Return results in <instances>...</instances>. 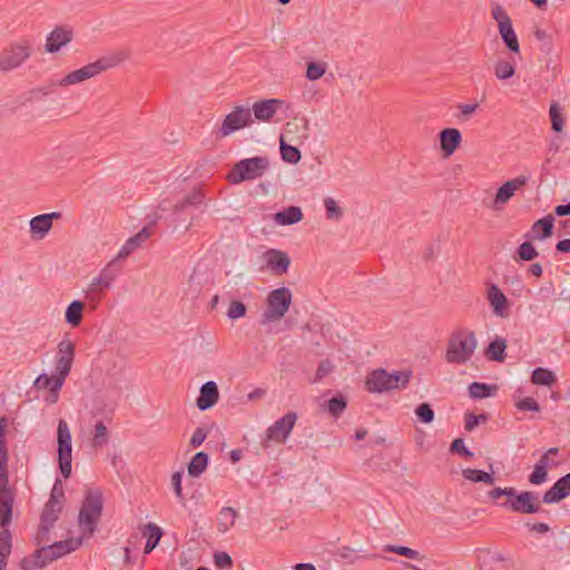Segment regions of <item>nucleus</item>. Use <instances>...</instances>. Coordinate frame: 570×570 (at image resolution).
<instances>
[{
	"label": "nucleus",
	"instance_id": "26",
	"mask_svg": "<svg viewBox=\"0 0 570 570\" xmlns=\"http://www.w3.org/2000/svg\"><path fill=\"white\" fill-rule=\"evenodd\" d=\"M151 236V232L148 227H144L139 233L129 237L126 243L121 246L116 259H124L134 253L144 242Z\"/></svg>",
	"mask_w": 570,
	"mask_h": 570
},
{
	"label": "nucleus",
	"instance_id": "15",
	"mask_svg": "<svg viewBox=\"0 0 570 570\" xmlns=\"http://www.w3.org/2000/svg\"><path fill=\"white\" fill-rule=\"evenodd\" d=\"M114 261L105 266L98 276L94 277L87 289V298L91 302H99L100 292L108 289L115 281L117 273L112 269Z\"/></svg>",
	"mask_w": 570,
	"mask_h": 570
},
{
	"label": "nucleus",
	"instance_id": "7",
	"mask_svg": "<svg viewBox=\"0 0 570 570\" xmlns=\"http://www.w3.org/2000/svg\"><path fill=\"white\" fill-rule=\"evenodd\" d=\"M32 53V43L29 39H22L10 43L0 52V70L3 72L19 68Z\"/></svg>",
	"mask_w": 570,
	"mask_h": 570
},
{
	"label": "nucleus",
	"instance_id": "34",
	"mask_svg": "<svg viewBox=\"0 0 570 570\" xmlns=\"http://www.w3.org/2000/svg\"><path fill=\"white\" fill-rule=\"evenodd\" d=\"M531 382L535 385L551 386L557 382V375L548 368L537 367L532 372Z\"/></svg>",
	"mask_w": 570,
	"mask_h": 570
},
{
	"label": "nucleus",
	"instance_id": "46",
	"mask_svg": "<svg viewBox=\"0 0 570 570\" xmlns=\"http://www.w3.org/2000/svg\"><path fill=\"white\" fill-rule=\"evenodd\" d=\"M75 360V344L69 338H63L58 344L57 358Z\"/></svg>",
	"mask_w": 570,
	"mask_h": 570
},
{
	"label": "nucleus",
	"instance_id": "23",
	"mask_svg": "<svg viewBox=\"0 0 570 570\" xmlns=\"http://www.w3.org/2000/svg\"><path fill=\"white\" fill-rule=\"evenodd\" d=\"M60 217L61 214L57 212L38 215L30 220V232L33 236L41 239L51 229L53 219H59Z\"/></svg>",
	"mask_w": 570,
	"mask_h": 570
},
{
	"label": "nucleus",
	"instance_id": "45",
	"mask_svg": "<svg viewBox=\"0 0 570 570\" xmlns=\"http://www.w3.org/2000/svg\"><path fill=\"white\" fill-rule=\"evenodd\" d=\"M55 382H56V376H49L47 374H40L33 385L36 389L38 390H42V389H49L50 393L51 394H55L56 392H59L60 389H56L55 390Z\"/></svg>",
	"mask_w": 570,
	"mask_h": 570
},
{
	"label": "nucleus",
	"instance_id": "36",
	"mask_svg": "<svg viewBox=\"0 0 570 570\" xmlns=\"http://www.w3.org/2000/svg\"><path fill=\"white\" fill-rule=\"evenodd\" d=\"M237 512L233 508H223L219 512L217 528L220 532H227L234 524Z\"/></svg>",
	"mask_w": 570,
	"mask_h": 570
},
{
	"label": "nucleus",
	"instance_id": "64",
	"mask_svg": "<svg viewBox=\"0 0 570 570\" xmlns=\"http://www.w3.org/2000/svg\"><path fill=\"white\" fill-rule=\"evenodd\" d=\"M451 451L459 452L464 456L471 458L473 453L465 446L462 439H455L451 444Z\"/></svg>",
	"mask_w": 570,
	"mask_h": 570
},
{
	"label": "nucleus",
	"instance_id": "30",
	"mask_svg": "<svg viewBox=\"0 0 570 570\" xmlns=\"http://www.w3.org/2000/svg\"><path fill=\"white\" fill-rule=\"evenodd\" d=\"M204 200V195L200 188H195L191 193L184 196V198L176 203L173 210L178 214L184 212L189 206L200 205Z\"/></svg>",
	"mask_w": 570,
	"mask_h": 570
},
{
	"label": "nucleus",
	"instance_id": "32",
	"mask_svg": "<svg viewBox=\"0 0 570 570\" xmlns=\"http://www.w3.org/2000/svg\"><path fill=\"white\" fill-rule=\"evenodd\" d=\"M85 304L81 301H72L66 309V322L72 327L78 326L82 321Z\"/></svg>",
	"mask_w": 570,
	"mask_h": 570
},
{
	"label": "nucleus",
	"instance_id": "44",
	"mask_svg": "<svg viewBox=\"0 0 570 570\" xmlns=\"http://www.w3.org/2000/svg\"><path fill=\"white\" fill-rule=\"evenodd\" d=\"M94 446H104L108 442V430L104 422L99 421L95 424Z\"/></svg>",
	"mask_w": 570,
	"mask_h": 570
},
{
	"label": "nucleus",
	"instance_id": "13",
	"mask_svg": "<svg viewBox=\"0 0 570 570\" xmlns=\"http://www.w3.org/2000/svg\"><path fill=\"white\" fill-rule=\"evenodd\" d=\"M528 183V177L520 175L502 184L490 204L493 210H501Z\"/></svg>",
	"mask_w": 570,
	"mask_h": 570
},
{
	"label": "nucleus",
	"instance_id": "54",
	"mask_svg": "<svg viewBox=\"0 0 570 570\" xmlns=\"http://www.w3.org/2000/svg\"><path fill=\"white\" fill-rule=\"evenodd\" d=\"M412 377V371H399L394 372V390L396 389H405Z\"/></svg>",
	"mask_w": 570,
	"mask_h": 570
},
{
	"label": "nucleus",
	"instance_id": "9",
	"mask_svg": "<svg viewBox=\"0 0 570 570\" xmlns=\"http://www.w3.org/2000/svg\"><path fill=\"white\" fill-rule=\"evenodd\" d=\"M297 420V414L295 412H287L284 416L278 419L272 424L267 431L264 440L262 441V446L264 449H268L271 442H275L278 444H283L288 439L292 430Z\"/></svg>",
	"mask_w": 570,
	"mask_h": 570
},
{
	"label": "nucleus",
	"instance_id": "33",
	"mask_svg": "<svg viewBox=\"0 0 570 570\" xmlns=\"http://www.w3.org/2000/svg\"><path fill=\"white\" fill-rule=\"evenodd\" d=\"M208 465V455L205 452H197L188 464V474L193 478L200 476Z\"/></svg>",
	"mask_w": 570,
	"mask_h": 570
},
{
	"label": "nucleus",
	"instance_id": "21",
	"mask_svg": "<svg viewBox=\"0 0 570 570\" xmlns=\"http://www.w3.org/2000/svg\"><path fill=\"white\" fill-rule=\"evenodd\" d=\"M267 266L276 275H283L288 271L291 259L287 253L278 249H268L264 253Z\"/></svg>",
	"mask_w": 570,
	"mask_h": 570
},
{
	"label": "nucleus",
	"instance_id": "16",
	"mask_svg": "<svg viewBox=\"0 0 570 570\" xmlns=\"http://www.w3.org/2000/svg\"><path fill=\"white\" fill-rule=\"evenodd\" d=\"M14 503V493L9 487V476L0 478V525L2 529L12 521V508Z\"/></svg>",
	"mask_w": 570,
	"mask_h": 570
},
{
	"label": "nucleus",
	"instance_id": "42",
	"mask_svg": "<svg viewBox=\"0 0 570 570\" xmlns=\"http://www.w3.org/2000/svg\"><path fill=\"white\" fill-rule=\"evenodd\" d=\"M549 115H550V119H551L552 129L557 132L562 131L563 125H564V118L561 114V109L558 106V104L553 102L550 106Z\"/></svg>",
	"mask_w": 570,
	"mask_h": 570
},
{
	"label": "nucleus",
	"instance_id": "1",
	"mask_svg": "<svg viewBox=\"0 0 570 570\" xmlns=\"http://www.w3.org/2000/svg\"><path fill=\"white\" fill-rule=\"evenodd\" d=\"M128 58L127 53L118 51L108 56H104L96 60L95 62H90L77 70H73L67 73L63 78L59 80V86L67 87L80 83L88 79H91L101 72L111 69L121 62H124Z\"/></svg>",
	"mask_w": 570,
	"mask_h": 570
},
{
	"label": "nucleus",
	"instance_id": "48",
	"mask_svg": "<svg viewBox=\"0 0 570 570\" xmlns=\"http://www.w3.org/2000/svg\"><path fill=\"white\" fill-rule=\"evenodd\" d=\"M415 414L425 424H430L434 419V412L428 403L420 404L415 410Z\"/></svg>",
	"mask_w": 570,
	"mask_h": 570
},
{
	"label": "nucleus",
	"instance_id": "28",
	"mask_svg": "<svg viewBox=\"0 0 570 570\" xmlns=\"http://www.w3.org/2000/svg\"><path fill=\"white\" fill-rule=\"evenodd\" d=\"M302 218L303 213L297 206H289L274 215V220L282 226L296 224L301 222Z\"/></svg>",
	"mask_w": 570,
	"mask_h": 570
},
{
	"label": "nucleus",
	"instance_id": "3",
	"mask_svg": "<svg viewBox=\"0 0 570 570\" xmlns=\"http://www.w3.org/2000/svg\"><path fill=\"white\" fill-rule=\"evenodd\" d=\"M102 512V493L98 489H89L82 501L78 522L85 534L92 535Z\"/></svg>",
	"mask_w": 570,
	"mask_h": 570
},
{
	"label": "nucleus",
	"instance_id": "61",
	"mask_svg": "<svg viewBox=\"0 0 570 570\" xmlns=\"http://www.w3.org/2000/svg\"><path fill=\"white\" fill-rule=\"evenodd\" d=\"M519 410L539 412L538 402L531 397H525L517 403Z\"/></svg>",
	"mask_w": 570,
	"mask_h": 570
},
{
	"label": "nucleus",
	"instance_id": "38",
	"mask_svg": "<svg viewBox=\"0 0 570 570\" xmlns=\"http://www.w3.org/2000/svg\"><path fill=\"white\" fill-rule=\"evenodd\" d=\"M462 475L464 476V479H466L471 482H474V483H478V482H482L485 484L494 483V478L491 473H488V472H484L481 470H476V469H464L462 471Z\"/></svg>",
	"mask_w": 570,
	"mask_h": 570
},
{
	"label": "nucleus",
	"instance_id": "5",
	"mask_svg": "<svg viewBox=\"0 0 570 570\" xmlns=\"http://www.w3.org/2000/svg\"><path fill=\"white\" fill-rule=\"evenodd\" d=\"M268 165V159L262 156L242 159L234 165L228 175V179L232 184L254 180L264 175Z\"/></svg>",
	"mask_w": 570,
	"mask_h": 570
},
{
	"label": "nucleus",
	"instance_id": "60",
	"mask_svg": "<svg viewBox=\"0 0 570 570\" xmlns=\"http://www.w3.org/2000/svg\"><path fill=\"white\" fill-rule=\"evenodd\" d=\"M215 564L218 568L225 569L233 566L232 557L227 552H217L214 556Z\"/></svg>",
	"mask_w": 570,
	"mask_h": 570
},
{
	"label": "nucleus",
	"instance_id": "47",
	"mask_svg": "<svg viewBox=\"0 0 570 570\" xmlns=\"http://www.w3.org/2000/svg\"><path fill=\"white\" fill-rule=\"evenodd\" d=\"M246 305L240 301H232L227 311L230 320H237L246 315Z\"/></svg>",
	"mask_w": 570,
	"mask_h": 570
},
{
	"label": "nucleus",
	"instance_id": "49",
	"mask_svg": "<svg viewBox=\"0 0 570 570\" xmlns=\"http://www.w3.org/2000/svg\"><path fill=\"white\" fill-rule=\"evenodd\" d=\"M548 480V470L535 463L533 472L529 476V482L534 485H540Z\"/></svg>",
	"mask_w": 570,
	"mask_h": 570
},
{
	"label": "nucleus",
	"instance_id": "63",
	"mask_svg": "<svg viewBox=\"0 0 570 570\" xmlns=\"http://www.w3.org/2000/svg\"><path fill=\"white\" fill-rule=\"evenodd\" d=\"M488 495L493 500H497L500 497L505 495L508 500H510L511 495H514V488H495L489 491Z\"/></svg>",
	"mask_w": 570,
	"mask_h": 570
},
{
	"label": "nucleus",
	"instance_id": "19",
	"mask_svg": "<svg viewBox=\"0 0 570 570\" xmlns=\"http://www.w3.org/2000/svg\"><path fill=\"white\" fill-rule=\"evenodd\" d=\"M72 40V30L66 27H56L46 39V51L58 52L63 46Z\"/></svg>",
	"mask_w": 570,
	"mask_h": 570
},
{
	"label": "nucleus",
	"instance_id": "4",
	"mask_svg": "<svg viewBox=\"0 0 570 570\" xmlns=\"http://www.w3.org/2000/svg\"><path fill=\"white\" fill-rule=\"evenodd\" d=\"M292 298V292L285 286L271 291L266 297V308L262 314V324L281 321L288 312Z\"/></svg>",
	"mask_w": 570,
	"mask_h": 570
},
{
	"label": "nucleus",
	"instance_id": "50",
	"mask_svg": "<svg viewBox=\"0 0 570 570\" xmlns=\"http://www.w3.org/2000/svg\"><path fill=\"white\" fill-rule=\"evenodd\" d=\"M518 254L523 261H532L539 253L530 242H524L519 246Z\"/></svg>",
	"mask_w": 570,
	"mask_h": 570
},
{
	"label": "nucleus",
	"instance_id": "52",
	"mask_svg": "<svg viewBox=\"0 0 570 570\" xmlns=\"http://www.w3.org/2000/svg\"><path fill=\"white\" fill-rule=\"evenodd\" d=\"M8 475V450L6 438H0V478Z\"/></svg>",
	"mask_w": 570,
	"mask_h": 570
},
{
	"label": "nucleus",
	"instance_id": "31",
	"mask_svg": "<svg viewBox=\"0 0 570 570\" xmlns=\"http://www.w3.org/2000/svg\"><path fill=\"white\" fill-rule=\"evenodd\" d=\"M73 360L71 358H56V366H55V390L61 389L63 385V382L66 377L69 375L71 366H72Z\"/></svg>",
	"mask_w": 570,
	"mask_h": 570
},
{
	"label": "nucleus",
	"instance_id": "53",
	"mask_svg": "<svg viewBox=\"0 0 570 570\" xmlns=\"http://www.w3.org/2000/svg\"><path fill=\"white\" fill-rule=\"evenodd\" d=\"M144 534L147 535V540L149 542L157 546L163 535V531L155 523H148V524H146V531L144 532Z\"/></svg>",
	"mask_w": 570,
	"mask_h": 570
},
{
	"label": "nucleus",
	"instance_id": "39",
	"mask_svg": "<svg viewBox=\"0 0 570 570\" xmlns=\"http://www.w3.org/2000/svg\"><path fill=\"white\" fill-rule=\"evenodd\" d=\"M515 73L514 65L505 59H499L494 65V76L499 80H508Z\"/></svg>",
	"mask_w": 570,
	"mask_h": 570
},
{
	"label": "nucleus",
	"instance_id": "12",
	"mask_svg": "<svg viewBox=\"0 0 570 570\" xmlns=\"http://www.w3.org/2000/svg\"><path fill=\"white\" fill-rule=\"evenodd\" d=\"M502 507H509L513 512L517 513H538L541 511V502L539 500V495L532 491H522L517 493L514 490V495H511L510 500L505 503L501 504Z\"/></svg>",
	"mask_w": 570,
	"mask_h": 570
},
{
	"label": "nucleus",
	"instance_id": "58",
	"mask_svg": "<svg viewBox=\"0 0 570 570\" xmlns=\"http://www.w3.org/2000/svg\"><path fill=\"white\" fill-rule=\"evenodd\" d=\"M181 479H183V472L177 471L171 474L170 482H171V487H173V490H174L176 497L180 500H184L183 489H181Z\"/></svg>",
	"mask_w": 570,
	"mask_h": 570
},
{
	"label": "nucleus",
	"instance_id": "51",
	"mask_svg": "<svg viewBox=\"0 0 570 570\" xmlns=\"http://www.w3.org/2000/svg\"><path fill=\"white\" fill-rule=\"evenodd\" d=\"M327 409H328V412L334 417H337L346 409V401L342 396H340V397H337V396L336 397H332L328 401Z\"/></svg>",
	"mask_w": 570,
	"mask_h": 570
},
{
	"label": "nucleus",
	"instance_id": "40",
	"mask_svg": "<svg viewBox=\"0 0 570 570\" xmlns=\"http://www.w3.org/2000/svg\"><path fill=\"white\" fill-rule=\"evenodd\" d=\"M327 69V65L324 61H312L306 66V78L311 81L321 79Z\"/></svg>",
	"mask_w": 570,
	"mask_h": 570
},
{
	"label": "nucleus",
	"instance_id": "6",
	"mask_svg": "<svg viewBox=\"0 0 570 570\" xmlns=\"http://www.w3.org/2000/svg\"><path fill=\"white\" fill-rule=\"evenodd\" d=\"M82 543L81 539H69L59 542H55L49 547H43L36 551L35 556L41 561H37L35 567H30L27 560L22 561V568L24 570H33L37 567H43L48 562H51L62 556L77 550Z\"/></svg>",
	"mask_w": 570,
	"mask_h": 570
},
{
	"label": "nucleus",
	"instance_id": "59",
	"mask_svg": "<svg viewBox=\"0 0 570 570\" xmlns=\"http://www.w3.org/2000/svg\"><path fill=\"white\" fill-rule=\"evenodd\" d=\"M207 438V432L203 428H197L189 441V445L194 449L200 446Z\"/></svg>",
	"mask_w": 570,
	"mask_h": 570
},
{
	"label": "nucleus",
	"instance_id": "11",
	"mask_svg": "<svg viewBox=\"0 0 570 570\" xmlns=\"http://www.w3.org/2000/svg\"><path fill=\"white\" fill-rule=\"evenodd\" d=\"M253 122L252 111L248 107L236 106L224 118L222 126L218 130L220 137H227L236 130L248 127Z\"/></svg>",
	"mask_w": 570,
	"mask_h": 570
},
{
	"label": "nucleus",
	"instance_id": "37",
	"mask_svg": "<svg viewBox=\"0 0 570 570\" xmlns=\"http://www.w3.org/2000/svg\"><path fill=\"white\" fill-rule=\"evenodd\" d=\"M497 390L495 385L474 382L469 386V395L472 399H485L493 395Z\"/></svg>",
	"mask_w": 570,
	"mask_h": 570
},
{
	"label": "nucleus",
	"instance_id": "56",
	"mask_svg": "<svg viewBox=\"0 0 570 570\" xmlns=\"http://www.w3.org/2000/svg\"><path fill=\"white\" fill-rule=\"evenodd\" d=\"M487 421V416L481 414V415H474V414H466L465 415V422H464V428L466 431H472L474 430L480 423H484Z\"/></svg>",
	"mask_w": 570,
	"mask_h": 570
},
{
	"label": "nucleus",
	"instance_id": "55",
	"mask_svg": "<svg viewBox=\"0 0 570 570\" xmlns=\"http://www.w3.org/2000/svg\"><path fill=\"white\" fill-rule=\"evenodd\" d=\"M558 453V449L557 448H550L541 458L540 460L537 462L539 465L546 468L547 470H549L550 468L558 464V462H556L552 458V455H556Z\"/></svg>",
	"mask_w": 570,
	"mask_h": 570
},
{
	"label": "nucleus",
	"instance_id": "14",
	"mask_svg": "<svg viewBox=\"0 0 570 570\" xmlns=\"http://www.w3.org/2000/svg\"><path fill=\"white\" fill-rule=\"evenodd\" d=\"M57 484L52 488L50 499L46 503L40 519L39 535H45L50 531V528L58 520L59 514L62 510V501L56 497Z\"/></svg>",
	"mask_w": 570,
	"mask_h": 570
},
{
	"label": "nucleus",
	"instance_id": "62",
	"mask_svg": "<svg viewBox=\"0 0 570 570\" xmlns=\"http://www.w3.org/2000/svg\"><path fill=\"white\" fill-rule=\"evenodd\" d=\"M333 370V365L328 360L322 361L316 370L315 381L322 380L324 376H326L331 371Z\"/></svg>",
	"mask_w": 570,
	"mask_h": 570
},
{
	"label": "nucleus",
	"instance_id": "17",
	"mask_svg": "<svg viewBox=\"0 0 570 570\" xmlns=\"http://www.w3.org/2000/svg\"><path fill=\"white\" fill-rule=\"evenodd\" d=\"M487 299L494 315L499 317H507L509 315L510 303L498 285L490 284L488 286Z\"/></svg>",
	"mask_w": 570,
	"mask_h": 570
},
{
	"label": "nucleus",
	"instance_id": "57",
	"mask_svg": "<svg viewBox=\"0 0 570 570\" xmlns=\"http://www.w3.org/2000/svg\"><path fill=\"white\" fill-rule=\"evenodd\" d=\"M394 553L403 556L411 560H420L422 559L421 553L417 550L412 548L403 547V546H394Z\"/></svg>",
	"mask_w": 570,
	"mask_h": 570
},
{
	"label": "nucleus",
	"instance_id": "24",
	"mask_svg": "<svg viewBox=\"0 0 570 570\" xmlns=\"http://www.w3.org/2000/svg\"><path fill=\"white\" fill-rule=\"evenodd\" d=\"M219 399L217 384L213 381L206 382L200 387L199 396L197 397V407L202 411L213 407Z\"/></svg>",
	"mask_w": 570,
	"mask_h": 570
},
{
	"label": "nucleus",
	"instance_id": "35",
	"mask_svg": "<svg viewBox=\"0 0 570 570\" xmlns=\"http://www.w3.org/2000/svg\"><path fill=\"white\" fill-rule=\"evenodd\" d=\"M505 348H507L505 340L501 338V337H497L494 341H492L489 344V346L485 351V354L490 360H493L497 362H502L505 356V353H504Z\"/></svg>",
	"mask_w": 570,
	"mask_h": 570
},
{
	"label": "nucleus",
	"instance_id": "29",
	"mask_svg": "<svg viewBox=\"0 0 570 570\" xmlns=\"http://www.w3.org/2000/svg\"><path fill=\"white\" fill-rule=\"evenodd\" d=\"M12 549V535L8 529L0 531V570H6Z\"/></svg>",
	"mask_w": 570,
	"mask_h": 570
},
{
	"label": "nucleus",
	"instance_id": "27",
	"mask_svg": "<svg viewBox=\"0 0 570 570\" xmlns=\"http://www.w3.org/2000/svg\"><path fill=\"white\" fill-rule=\"evenodd\" d=\"M553 222L554 217L552 215L544 216L532 225L527 236L533 240H543L550 237L552 235Z\"/></svg>",
	"mask_w": 570,
	"mask_h": 570
},
{
	"label": "nucleus",
	"instance_id": "43",
	"mask_svg": "<svg viewBox=\"0 0 570 570\" xmlns=\"http://www.w3.org/2000/svg\"><path fill=\"white\" fill-rule=\"evenodd\" d=\"M324 207L326 210V218L331 220H340L343 217V210L337 205V203L331 198L326 197L324 199Z\"/></svg>",
	"mask_w": 570,
	"mask_h": 570
},
{
	"label": "nucleus",
	"instance_id": "20",
	"mask_svg": "<svg viewBox=\"0 0 570 570\" xmlns=\"http://www.w3.org/2000/svg\"><path fill=\"white\" fill-rule=\"evenodd\" d=\"M570 495V473L560 478L549 490L543 494L542 501L544 503H558L564 498Z\"/></svg>",
	"mask_w": 570,
	"mask_h": 570
},
{
	"label": "nucleus",
	"instance_id": "8",
	"mask_svg": "<svg viewBox=\"0 0 570 570\" xmlns=\"http://www.w3.org/2000/svg\"><path fill=\"white\" fill-rule=\"evenodd\" d=\"M58 461L60 473L65 479L71 475L72 445L68 423L60 420L57 429Z\"/></svg>",
	"mask_w": 570,
	"mask_h": 570
},
{
	"label": "nucleus",
	"instance_id": "2",
	"mask_svg": "<svg viewBox=\"0 0 570 570\" xmlns=\"http://www.w3.org/2000/svg\"><path fill=\"white\" fill-rule=\"evenodd\" d=\"M476 338L472 332L461 331L454 333L446 346L445 360L450 364H464L474 354L476 348Z\"/></svg>",
	"mask_w": 570,
	"mask_h": 570
},
{
	"label": "nucleus",
	"instance_id": "10",
	"mask_svg": "<svg viewBox=\"0 0 570 570\" xmlns=\"http://www.w3.org/2000/svg\"><path fill=\"white\" fill-rule=\"evenodd\" d=\"M491 14L498 23L499 33L508 49L514 53H519L520 46L518 37L514 32L511 19L507 11L503 9V7L495 4L491 10Z\"/></svg>",
	"mask_w": 570,
	"mask_h": 570
},
{
	"label": "nucleus",
	"instance_id": "22",
	"mask_svg": "<svg viewBox=\"0 0 570 570\" xmlns=\"http://www.w3.org/2000/svg\"><path fill=\"white\" fill-rule=\"evenodd\" d=\"M284 104L281 99H265L256 101L250 111L259 121H269L276 114L277 109Z\"/></svg>",
	"mask_w": 570,
	"mask_h": 570
},
{
	"label": "nucleus",
	"instance_id": "41",
	"mask_svg": "<svg viewBox=\"0 0 570 570\" xmlns=\"http://www.w3.org/2000/svg\"><path fill=\"white\" fill-rule=\"evenodd\" d=\"M282 158L289 164H297L301 160V151L297 147L287 145L281 139Z\"/></svg>",
	"mask_w": 570,
	"mask_h": 570
},
{
	"label": "nucleus",
	"instance_id": "18",
	"mask_svg": "<svg viewBox=\"0 0 570 570\" xmlns=\"http://www.w3.org/2000/svg\"><path fill=\"white\" fill-rule=\"evenodd\" d=\"M365 389L371 393H383L392 389V374L383 368L373 370L365 380Z\"/></svg>",
	"mask_w": 570,
	"mask_h": 570
},
{
	"label": "nucleus",
	"instance_id": "25",
	"mask_svg": "<svg viewBox=\"0 0 570 570\" xmlns=\"http://www.w3.org/2000/svg\"><path fill=\"white\" fill-rule=\"evenodd\" d=\"M462 140L461 132L456 128H446L440 132L441 150L444 156H451L460 146Z\"/></svg>",
	"mask_w": 570,
	"mask_h": 570
}]
</instances>
